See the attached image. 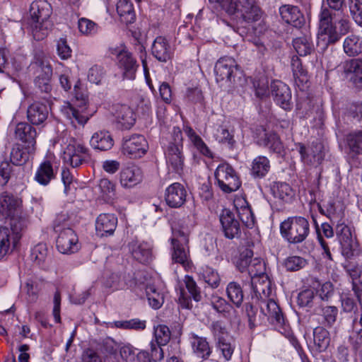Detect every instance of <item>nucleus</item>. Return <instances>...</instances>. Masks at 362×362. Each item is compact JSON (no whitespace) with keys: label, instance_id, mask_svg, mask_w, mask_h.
I'll return each mask as SVG.
<instances>
[{"label":"nucleus","instance_id":"obj_1","mask_svg":"<svg viewBox=\"0 0 362 362\" xmlns=\"http://www.w3.org/2000/svg\"><path fill=\"white\" fill-rule=\"evenodd\" d=\"M22 201L10 192L1 194V215L5 216L4 226H1V254L13 251L21 238V233L25 226L21 216Z\"/></svg>","mask_w":362,"mask_h":362},{"label":"nucleus","instance_id":"obj_2","mask_svg":"<svg viewBox=\"0 0 362 362\" xmlns=\"http://www.w3.org/2000/svg\"><path fill=\"white\" fill-rule=\"evenodd\" d=\"M218 3L230 16H234L240 22L252 23L258 21L262 16L260 8L253 0H209Z\"/></svg>","mask_w":362,"mask_h":362},{"label":"nucleus","instance_id":"obj_3","mask_svg":"<svg viewBox=\"0 0 362 362\" xmlns=\"http://www.w3.org/2000/svg\"><path fill=\"white\" fill-rule=\"evenodd\" d=\"M51 13V5L47 1L39 0L31 4L29 24L35 40H42L48 35L52 27L49 20Z\"/></svg>","mask_w":362,"mask_h":362},{"label":"nucleus","instance_id":"obj_4","mask_svg":"<svg viewBox=\"0 0 362 362\" xmlns=\"http://www.w3.org/2000/svg\"><path fill=\"white\" fill-rule=\"evenodd\" d=\"M280 233L289 244L302 243L310 233L309 221L300 216H290L281 223Z\"/></svg>","mask_w":362,"mask_h":362},{"label":"nucleus","instance_id":"obj_5","mask_svg":"<svg viewBox=\"0 0 362 362\" xmlns=\"http://www.w3.org/2000/svg\"><path fill=\"white\" fill-rule=\"evenodd\" d=\"M182 134L180 128L174 127L171 139L165 151L166 163L169 169L180 175L184 168Z\"/></svg>","mask_w":362,"mask_h":362},{"label":"nucleus","instance_id":"obj_6","mask_svg":"<svg viewBox=\"0 0 362 362\" xmlns=\"http://www.w3.org/2000/svg\"><path fill=\"white\" fill-rule=\"evenodd\" d=\"M319 20L317 46L322 51H325L329 45L335 44L341 37L337 31V25L332 23V13L330 10L322 8Z\"/></svg>","mask_w":362,"mask_h":362},{"label":"nucleus","instance_id":"obj_7","mask_svg":"<svg viewBox=\"0 0 362 362\" xmlns=\"http://www.w3.org/2000/svg\"><path fill=\"white\" fill-rule=\"evenodd\" d=\"M109 52L116 57L117 65L122 71L123 78L134 80L139 65L132 54L123 46L111 47Z\"/></svg>","mask_w":362,"mask_h":362},{"label":"nucleus","instance_id":"obj_8","mask_svg":"<svg viewBox=\"0 0 362 362\" xmlns=\"http://www.w3.org/2000/svg\"><path fill=\"white\" fill-rule=\"evenodd\" d=\"M214 175L218 186L224 193L230 194L235 192L241 186L238 173L228 163L220 164Z\"/></svg>","mask_w":362,"mask_h":362},{"label":"nucleus","instance_id":"obj_9","mask_svg":"<svg viewBox=\"0 0 362 362\" xmlns=\"http://www.w3.org/2000/svg\"><path fill=\"white\" fill-rule=\"evenodd\" d=\"M76 101L74 104L69 102H64L61 107L62 113L75 125V122L84 125L88 120V117L82 114L86 107L87 96L83 93H75Z\"/></svg>","mask_w":362,"mask_h":362},{"label":"nucleus","instance_id":"obj_10","mask_svg":"<svg viewBox=\"0 0 362 362\" xmlns=\"http://www.w3.org/2000/svg\"><path fill=\"white\" fill-rule=\"evenodd\" d=\"M214 72L217 82L226 81L235 83L236 78H240L242 76L238 64L229 57H221L216 62Z\"/></svg>","mask_w":362,"mask_h":362},{"label":"nucleus","instance_id":"obj_11","mask_svg":"<svg viewBox=\"0 0 362 362\" xmlns=\"http://www.w3.org/2000/svg\"><path fill=\"white\" fill-rule=\"evenodd\" d=\"M54 230L58 233L57 247L62 254H72L79 250L78 236L74 230L69 228H62L59 224L54 223Z\"/></svg>","mask_w":362,"mask_h":362},{"label":"nucleus","instance_id":"obj_12","mask_svg":"<svg viewBox=\"0 0 362 362\" xmlns=\"http://www.w3.org/2000/svg\"><path fill=\"white\" fill-rule=\"evenodd\" d=\"M299 153L304 164L316 168L323 161L326 149L324 143L316 139L308 146L300 144Z\"/></svg>","mask_w":362,"mask_h":362},{"label":"nucleus","instance_id":"obj_13","mask_svg":"<svg viewBox=\"0 0 362 362\" xmlns=\"http://www.w3.org/2000/svg\"><path fill=\"white\" fill-rule=\"evenodd\" d=\"M148 148V142L141 134H134L122 139V152L130 158L142 157L146 153Z\"/></svg>","mask_w":362,"mask_h":362},{"label":"nucleus","instance_id":"obj_14","mask_svg":"<svg viewBox=\"0 0 362 362\" xmlns=\"http://www.w3.org/2000/svg\"><path fill=\"white\" fill-rule=\"evenodd\" d=\"M335 232L341 247V252L346 258L353 257L358 252V245L353 238L350 228L346 224L345 220L337 223Z\"/></svg>","mask_w":362,"mask_h":362},{"label":"nucleus","instance_id":"obj_15","mask_svg":"<svg viewBox=\"0 0 362 362\" xmlns=\"http://www.w3.org/2000/svg\"><path fill=\"white\" fill-rule=\"evenodd\" d=\"M90 158L88 149L83 144L71 141L64 151L63 159L72 168H78Z\"/></svg>","mask_w":362,"mask_h":362},{"label":"nucleus","instance_id":"obj_16","mask_svg":"<svg viewBox=\"0 0 362 362\" xmlns=\"http://www.w3.org/2000/svg\"><path fill=\"white\" fill-rule=\"evenodd\" d=\"M257 144L260 146L267 147L272 153L281 155L284 147L279 135L272 131H268L264 126L255 129Z\"/></svg>","mask_w":362,"mask_h":362},{"label":"nucleus","instance_id":"obj_17","mask_svg":"<svg viewBox=\"0 0 362 362\" xmlns=\"http://www.w3.org/2000/svg\"><path fill=\"white\" fill-rule=\"evenodd\" d=\"M34 60L32 64H35L42 71V74L35 78V84L41 92L49 93L52 88L51 84L52 76V66L49 62L45 60L42 53L35 55Z\"/></svg>","mask_w":362,"mask_h":362},{"label":"nucleus","instance_id":"obj_18","mask_svg":"<svg viewBox=\"0 0 362 362\" xmlns=\"http://www.w3.org/2000/svg\"><path fill=\"white\" fill-rule=\"evenodd\" d=\"M271 95L277 105L286 111L293 107L291 88L281 81H274L271 83Z\"/></svg>","mask_w":362,"mask_h":362},{"label":"nucleus","instance_id":"obj_19","mask_svg":"<svg viewBox=\"0 0 362 362\" xmlns=\"http://www.w3.org/2000/svg\"><path fill=\"white\" fill-rule=\"evenodd\" d=\"M184 282L190 296H187L185 291L183 289H181L180 296L178 298V302L182 308L191 309L192 308L191 298L196 302H199L202 298L201 291L192 276L186 275L185 276Z\"/></svg>","mask_w":362,"mask_h":362},{"label":"nucleus","instance_id":"obj_20","mask_svg":"<svg viewBox=\"0 0 362 362\" xmlns=\"http://www.w3.org/2000/svg\"><path fill=\"white\" fill-rule=\"evenodd\" d=\"M179 236L171 239V258L175 263L185 265L188 262V239L184 233L179 231Z\"/></svg>","mask_w":362,"mask_h":362},{"label":"nucleus","instance_id":"obj_21","mask_svg":"<svg viewBox=\"0 0 362 362\" xmlns=\"http://www.w3.org/2000/svg\"><path fill=\"white\" fill-rule=\"evenodd\" d=\"M187 192L179 182H175L167 187L165 192L166 204L171 208H179L186 202Z\"/></svg>","mask_w":362,"mask_h":362},{"label":"nucleus","instance_id":"obj_22","mask_svg":"<svg viewBox=\"0 0 362 362\" xmlns=\"http://www.w3.org/2000/svg\"><path fill=\"white\" fill-rule=\"evenodd\" d=\"M220 222L223 231L227 238L233 239L240 233V223L235 214L229 209H225L220 216Z\"/></svg>","mask_w":362,"mask_h":362},{"label":"nucleus","instance_id":"obj_23","mask_svg":"<svg viewBox=\"0 0 362 362\" xmlns=\"http://www.w3.org/2000/svg\"><path fill=\"white\" fill-rule=\"evenodd\" d=\"M117 226V218L112 214H101L96 218L95 230L100 237L114 233Z\"/></svg>","mask_w":362,"mask_h":362},{"label":"nucleus","instance_id":"obj_24","mask_svg":"<svg viewBox=\"0 0 362 362\" xmlns=\"http://www.w3.org/2000/svg\"><path fill=\"white\" fill-rule=\"evenodd\" d=\"M251 288L252 298L255 297L257 300H264L272 293L271 281L266 274L253 276L251 279Z\"/></svg>","mask_w":362,"mask_h":362},{"label":"nucleus","instance_id":"obj_25","mask_svg":"<svg viewBox=\"0 0 362 362\" xmlns=\"http://www.w3.org/2000/svg\"><path fill=\"white\" fill-rule=\"evenodd\" d=\"M281 18L288 24L296 28H300L305 22L303 15L298 7L292 5H283L279 8Z\"/></svg>","mask_w":362,"mask_h":362},{"label":"nucleus","instance_id":"obj_26","mask_svg":"<svg viewBox=\"0 0 362 362\" xmlns=\"http://www.w3.org/2000/svg\"><path fill=\"white\" fill-rule=\"evenodd\" d=\"M142 171L136 165H132L123 168L120 173V183L124 188H131L142 180Z\"/></svg>","mask_w":362,"mask_h":362},{"label":"nucleus","instance_id":"obj_27","mask_svg":"<svg viewBox=\"0 0 362 362\" xmlns=\"http://www.w3.org/2000/svg\"><path fill=\"white\" fill-rule=\"evenodd\" d=\"M151 52L153 57L161 62H167L171 59L173 56V50L168 42L167 40L163 37H157L151 47Z\"/></svg>","mask_w":362,"mask_h":362},{"label":"nucleus","instance_id":"obj_28","mask_svg":"<svg viewBox=\"0 0 362 362\" xmlns=\"http://www.w3.org/2000/svg\"><path fill=\"white\" fill-rule=\"evenodd\" d=\"M16 138L26 146L36 147L37 132L35 127L26 122H19L15 128Z\"/></svg>","mask_w":362,"mask_h":362},{"label":"nucleus","instance_id":"obj_29","mask_svg":"<svg viewBox=\"0 0 362 362\" xmlns=\"http://www.w3.org/2000/svg\"><path fill=\"white\" fill-rule=\"evenodd\" d=\"M36 147L33 146H21L18 144H16L11 149L10 154L11 162L14 165H21L25 163L30 156L35 152Z\"/></svg>","mask_w":362,"mask_h":362},{"label":"nucleus","instance_id":"obj_30","mask_svg":"<svg viewBox=\"0 0 362 362\" xmlns=\"http://www.w3.org/2000/svg\"><path fill=\"white\" fill-rule=\"evenodd\" d=\"M115 119L118 127L122 129H130L135 122L133 110L125 105L117 107L115 112Z\"/></svg>","mask_w":362,"mask_h":362},{"label":"nucleus","instance_id":"obj_31","mask_svg":"<svg viewBox=\"0 0 362 362\" xmlns=\"http://www.w3.org/2000/svg\"><path fill=\"white\" fill-rule=\"evenodd\" d=\"M57 170L49 160H45L39 165L35 175V180L40 185L47 186L55 178Z\"/></svg>","mask_w":362,"mask_h":362},{"label":"nucleus","instance_id":"obj_32","mask_svg":"<svg viewBox=\"0 0 362 362\" xmlns=\"http://www.w3.org/2000/svg\"><path fill=\"white\" fill-rule=\"evenodd\" d=\"M345 73L349 76L351 82L358 88H362V59H354L345 66Z\"/></svg>","mask_w":362,"mask_h":362},{"label":"nucleus","instance_id":"obj_33","mask_svg":"<svg viewBox=\"0 0 362 362\" xmlns=\"http://www.w3.org/2000/svg\"><path fill=\"white\" fill-rule=\"evenodd\" d=\"M90 146L100 151H108L114 145V140L107 131H98L94 133L90 140Z\"/></svg>","mask_w":362,"mask_h":362},{"label":"nucleus","instance_id":"obj_34","mask_svg":"<svg viewBox=\"0 0 362 362\" xmlns=\"http://www.w3.org/2000/svg\"><path fill=\"white\" fill-rule=\"evenodd\" d=\"M313 311L315 314L322 317V323L329 327L334 325L338 315V308L334 305H329L327 303H320L314 308Z\"/></svg>","mask_w":362,"mask_h":362},{"label":"nucleus","instance_id":"obj_35","mask_svg":"<svg viewBox=\"0 0 362 362\" xmlns=\"http://www.w3.org/2000/svg\"><path fill=\"white\" fill-rule=\"evenodd\" d=\"M189 339L194 353L199 358L206 359L211 354V349L205 337L191 333Z\"/></svg>","mask_w":362,"mask_h":362},{"label":"nucleus","instance_id":"obj_36","mask_svg":"<svg viewBox=\"0 0 362 362\" xmlns=\"http://www.w3.org/2000/svg\"><path fill=\"white\" fill-rule=\"evenodd\" d=\"M28 119L33 124H40L47 118V107L40 103H34L30 105L27 111Z\"/></svg>","mask_w":362,"mask_h":362},{"label":"nucleus","instance_id":"obj_37","mask_svg":"<svg viewBox=\"0 0 362 362\" xmlns=\"http://www.w3.org/2000/svg\"><path fill=\"white\" fill-rule=\"evenodd\" d=\"M235 206L238 209V216L242 222L247 228H252L255 224V216L246 199H236Z\"/></svg>","mask_w":362,"mask_h":362},{"label":"nucleus","instance_id":"obj_38","mask_svg":"<svg viewBox=\"0 0 362 362\" xmlns=\"http://www.w3.org/2000/svg\"><path fill=\"white\" fill-rule=\"evenodd\" d=\"M131 250L134 258L142 264H146L152 259L151 247L147 243H132Z\"/></svg>","mask_w":362,"mask_h":362},{"label":"nucleus","instance_id":"obj_39","mask_svg":"<svg viewBox=\"0 0 362 362\" xmlns=\"http://www.w3.org/2000/svg\"><path fill=\"white\" fill-rule=\"evenodd\" d=\"M117 12L122 22L126 24L134 22L136 15L133 4L130 0H118L117 3Z\"/></svg>","mask_w":362,"mask_h":362},{"label":"nucleus","instance_id":"obj_40","mask_svg":"<svg viewBox=\"0 0 362 362\" xmlns=\"http://www.w3.org/2000/svg\"><path fill=\"white\" fill-rule=\"evenodd\" d=\"M261 310L272 320V323H276L279 325L284 323L283 313L279 305L274 300H268L266 303V308L261 307Z\"/></svg>","mask_w":362,"mask_h":362},{"label":"nucleus","instance_id":"obj_41","mask_svg":"<svg viewBox=\"0 0 362 362\" xmlns=\"http://www.w3.org/2000/svg\"><path fill=\"white\" fill-rule=\"evenodd\" d=\"M313 341L318 352L325 351L330 343L329 332L323 327H315L313 329Z\"/></svg>","mask_w":362,"mask_h":362},{"label":"nucleus","instance_id":"obj_42","mask_svg":"<svg viewBox=\"0 0 362 362\" xmlns=\"http://www.w3.org/2000/svg\"><path fill=\"white\" fill-rule=\"evenodd\" d=\"M270 170L269 159L262 156L255 158L252 163L251 174L255 178L264 177Z\"/></svg>","mask_w":362,"mask_h":362},{"label":"nucleus","instance_id":"obj_43","mask_svg":"<svg viewBox=\"0 0 362 362\" xmlns=\"http://www.w3.org/2000/svg\"><path fill=\"white\" fill-rule=\"evenodd\" d=\"M31 259L42 269L48 267V250L45 244L40 243L34 247L31 252Z\"/></svg>","mask_w":362,"mask_h":362},{"label":"nucleus","instance_id":"obj_44","mask_svg":"<svg viewBox=\"0 0 362 362\" xmlns=\"http://www.w3.org/2000/svg\"><path fill=\"white\" fill-rule=\"evenodd\" d=\"M226 293L230 301L237 308L241 306L244 299V293L242 286L238 282H230L226 287Z\"/></svg>","mask_w":362,"mask_h":362},{"label":"nucleus","instance_id":"obj_45","mask_svg":"<svg viewBox=\"0 0 362 362\" xmlns=\"http://www.w3.org/2000/svg\"><path fill=\"white\" fill-rule=\"evenodd\" d=\"M297 303L302 308H315L320 304L314 291L305 289L300 292L297 298Z\"/></svg>","mask_w":362,"mask_h":362},{"label":"nucleus","instance_id":"obj_46","mask_svg":"<svg viewBox=\"0 0 362 362\" xmlns=\"http://www.w3.org/2000/svg\"><path fill=\"white\" fill-rule=\"evenodd\" d=\"M98 187L103 198L107 202H112L116 198V185L111 180L107 178L100 179L98 182Z\"/></svg>","mask_w":362,"mask_h":362},{"label":"nucleus","instance_id":"obj_47","mask_svg":"<svg viewBox=\"0 0 362 362\" xmlns=\"http://www.w3.org/2000/svg\"><path fill=\"white\" fill-rule=\"evenodd\" d=\"M344 50L350 57H354L362 52V41L358 36H348L344 42Z\"/></svg>","mask_w":362,"mask_h":362},{"label":"nucleus","instance_id":"obj_48","mask_svg":"<svg viewBox=\"0 0 362 362\" xmlns=\"http://www.w3.org/2000/svg\"><path fill=\"white\" fill-rule=\"evenodd\" d=\"M326 216L328 217L332 225L344 220V211L340 204L336 205L333 202L326 204Z\"/></svg>","mask_w":362,"mask_h":362},{"label":"nucleus","instance_id":"obj_49","mask_svg":"<svg viewBox=\"0 0 362 362\" xmlns=\"http://www.w3.org/2000/svg\"><path fill=\"white\" fill-rule=\"evenodd\" d=\"M349 342L356 361L362 362V334L358 329L354 330L349 337Z\"/></svg>","mask_w":362,"mask_h":362},{"label":"nucleus","instance_id":"obj_50","mask_svg":"<svg viewBox=\"0 0 362 362\" xmlns=\"http://www.w3.org/2000/svg\"><path fill=\"white\" fill-rule=\"evenodd\" d=\"M211 305L214 310L221 314L223 317L229 316L233 306L223 298L218 296H212Z\"/></svg>","mask_w":362,"mask_h":362},{"label":"nucleus","instance_id":"obj_51","mask_svg":"<svg viewBox=\"0 0 362 362\" xmlns=\"http://www.w3.org/2000/svg\"><path fill=\"white\" fill-rule=\"evenodd\" d=\"M273 194L276 198L284 202H289L294 195L293 191L290 185L285 182L277 183L273 189Z\"/></svg>","mask_w":362,"mask_h":362},{"label":"nucleus","instance_id":"obj_52","mask_svg":"<svg viewBox=\"0 0 362 362\" xmlns=\"http://www.w3.org/2000/svg\"><path fill=\"white\" fill-rule=\"evenodd\" d=\"M347 144L352 152L362 153V130L350 132L347 135Z\"/></svg>","mask_w":362,"mask_h":362},{"label":"nucleus","instance_id":"obj_53","mask_svg":"<svg viewBox=\"0 0 362 362\" xmlns=\"http://www.w3.org/2000/svg\"><path fill=\"white\" fill-rule=\"evenodd\" d=\"M291 68L295 81L299 80L300 83L308 81L307 71L303 69L301 60L296 56L291 58Z\"/></svg>","mask_w":362,"mask_h":362},{"label":"nucleus","instance_id":"obj_54","mask_svg":"<svg viewBox=\"0 0 362 362\" xmlns=\"http://www.w3.org/2000/svg\"><path fill=\"white\" fill-rule=\"evenodd\" d=\"M293 46L300 56H305L310 54L313 45L306 37H298L293 41Z\"/></svg>","mask_w":362,"mask_h":362},{"label":"nucleus","instance_id":"obj_55","mask_svg":"<svg viewBox=\"0 0 362 362\" xmlns=\"http://www.w3.org/2000/svg\"><path fill=\"white\" fill-rule=\"evenodd\" d=\"M209 329L216 342L221 340L224 341L225 339L230 337L227 329L222 321H213L209 326Z\"/></svg>","mask_w":362,"mask_h":362},{"label":"nucleus","instance_id":"obj_56","mask_svg":"<svg viewBox=\"0 0 362 362\" xmlns=\"http://www.w3.org/2000/svg\"><path fill=\"white\" fill-rule=\"evenodd\" d=\"M146 293L149 305L153 309L156 310L162 306L164 301L163 296L156 291L153 286H147Z\"/></svg>","mask_w":362,"mask_h":362},{"label":"nucleus","instance_id":"obj_57","mask_svg":"<svg viewBox=\"0 0 362 362\" xmlns=\"http://www.w3.org/2000/svg\"><path fill=\"white\" fill-rule=\"evenodd\" d=\"M308 262L305 259L300 256H290L283 263L284 267L288 272H296L304 268Z\"/></svg>","mask_w":362,"mask_h":362},{"label":"nucleus","instance_id":"obj_58","mask_svg":"<svg viewBox=\"0 0 362 362\" xmlns=\"http://www.w3.org/2000/svg\"><path fill=\"white\" fill-rule=\"evenodd\" d=\"M349 272L353 279L352 290L358 300L361 302L362 296V266L358 269V272L355 270H349Z\"/></svg>","mask_w":362,"mask_h":362},{"label":"nucleus","instance_id":"obj_59","mask_svg":"<svg viewBox=\"0 0 362 362\" xmlns=\"http://www.w3.org/2000/svg\"><path fill=\"white\" fill-rule=\"evenodd\" d=\"M233 137V134L223 127H219L216 130V140L219 143L227 144L230 148H233L235 145V141Z\"/></svg>","mask_w":362,"mask_h":362},{"label":"nucleus","instance_id":"obj_60","mask_svg":"<svg viewBox=\"0 0 362 362\" xmlns=\"http://www.w3.org/2000/svg\"><path fill=\"white\" fill-rule=\"evenodd\" d=\"M171 332L168 326L159 325L154 329V336L156 343L160 345L167 344L170 339Z\"/></svg>","mask_w":362,"mask_h":362},{"label":"nucleus","instance_id":"obj_61","mask_svg":"<svg viewBox=\"0 0 362 362\" xmlns=\"http://www.w3.org/2000/svg\"><path fill=\"white\" fill-rule=\"evenodd\" d=\"M349 7L354 21L362 27V0H349Z\"/></svg>","mask_w":362,"mask_h":362},{"label":"nucleus","instance_id":"obj_62","mask_svg":"<svg viewBox=\"0 0 362 362\" xmlns=\"http://www.w3.org/2000/svg\"><path fill=\"white\" fill-rule=\"evenodd\" d=\"M253 256V252L250 249H245L240 254L239 257L236 261V267L241 272L249 269L252 258Z\"/></svg>","mask_w":362,"mask_h":362},{"label":"nucleus","instance_id":"obj_63","mask_svg":"<svg viewBox=\"0 0 362 362\" xmlns=\"http://www.w3.org/2000/svg\"><path fill=\"white\" fill-rule=\"evenodd\" d=\"M317 293L318 298H317L320 303L327 304L334 295L332 284L329 282L325 283Z\"/></svg>","mask_w":362,"mask_h":362},{"label":"nucleus","instance_id":"obj_64","mask_svg":"<svg viewBox=\"0 0 362 362\" xmlns=\"http://www.w3.org/2000/svg\"><path fill=\"white\" fill-rule=\"evenodd\" d=\"M204 281L213 288H217L221 282V278L215 270L207 268L203 273Z\"/></svg>","mask_w":362,"mask_h":362}]
</instances>
